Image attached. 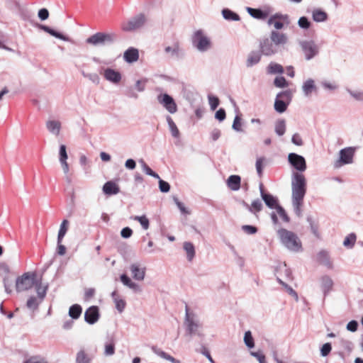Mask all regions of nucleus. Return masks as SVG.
Listing matches in <instances>:
<instances>
[{
    "instance_id": "obj_56",
    "label": "nucleus",
    "mask_w": 363,
    "mask_h": 363,
    "mask_svg": "<svg viewBox=\"0 0 363 363\" xmlns=\"http://www.w3.org/2000/svg\"><path fill=\"white\" fill-rule=\"evenodd\" d=\"M265 160V158L263 157H259L256 160L255 167L257 174L259 177H262L263 172V162Z\"/></svg>"
},
{
    "instance_id": "obj_57",
    "label": "nucleus",
    "mask_w": 363,
    "mask_h": 363,
    "mask_svg": "<svg viewBox=\"0 0 363 363\" xmlns=\"http://www.w3.org/2000/svg\"><path fill=\"white\" fill-rule=\"evenodd\" d=\"M274 84L275 86L279 88H284L288 85L286 80L284 77H277L274 81Z\"/></svg>"
},
{
    "instance_id": "obj_25",
    "label": "nucleus",
    "mask_w": 363,
    "mask_h": 363,
    "mask_svg": "<svg viewBox=\"0 0 363 363\" xmlns=\"http://www.w3.org/2000/svg\"><path fill=\"white\" fill-rule=\"evenodd\" d=\"M317 88L315 81L312 79H308L302 85V91L305 96H310L313 91H316Z\"/></svg>"
},
{
    "instance_id": "obj_46",
    "label": "nucleus",
    "mask_w": 363,
    "mask_h": 363,
    "mask_svg": "<svg viewBox=\"0 0 363 363\" xmlns=\"http://www.w3.org/2000/svg\"><path fill=\"white\" fill-rule=\"evenodd\" d=\"M80 72L84 78L88 79L92 83H94L95 84H99L100 77L96 73H87V72H84V70H83V69H81Z\"/></svg>"
},
{
    "instance_id": "obj_18",
    "label": "nucleus",
    "mask_w": 363,
    "mask_h": 363,
    "mask_svg": "<svg viewBox=\"0 0 363 363\" xmlns=\"http://www.w3.org/2000/svg\"><path fill=\"white\" fill-rule=\"evenodd\" d=\"M104 77L106 80L113 83L118 84L122 78L121 74L112 68H106L104 70Z\"/></svg>"
},
{
    "instance_id": "obj_3",
    "label": "nucleus",
    "mask_w": 363,
    "mask_h": 363,
    "mask_svg": "<svg viewBox=\"0 0 363 363\" xmlns=\"http://www.w3.org/2000/svg\"><path fill=\"white\" fill-rule=\"evenodd\" d=\"M281 243L289 251L298 252L302 251V243L298 235L285 228L277 230Z\"/></svg>"
},
{
    "instance_id": "obj_53",
    "label": "nucleus",
    "mask_w": 363,
    "mask_h": 363,
    "mask_svg": "<svg viewBox=\"0 0 363 363\" xmlns=\"http://www.w3.org/2000/svg\"><path fill=\"white\" fill-rule=\"evenodd\" d=\"M298 25L301 28L303 29H308L311 26V23L306 16L301 17L298 21Z\"/></svg>"
},
{
    "instance_id": "obj_35",
    "label": "nucleus",
    "mask_w": 363,
    "mask_h": 363,
    "mask_svg": "<svg viewBox=\"0 0 363 363\" xmlns=\"http://www.w3.org/2000/svg\"><path fill=\"white\" fill-rule=\"evenodd\" d=\"M75 363H91V358L84 350H80L77 352Z\"/></svg>"
},
{
    "instance_id": "obj_62",
    "label": "nucleus",
    "mask_w": 363,
    "mask_h": 363,
    "mask_svg": "<svg viewBox=\"0 0 363 363\" xmlns=\"http://www.w3.org/2000/svg\"><path fill=\"white\" fill-rule=\"evenodd\" d=\"M159 179V188L160 190L163 193H167L170 189V185L168 182L161 179L160 178Z\"/></svg>"
},
{
    "instance_id": "obj_31",
    "label": "nucleus",
    "mask_w": 363,
    "mask_h": 363,
    "mask_svg": "<svg viewBox=\"0 0 363 363\" xmlns=\"http://www.w3.org/2000/svg\"><path fill=\"white\" fill-rule=\"evenodd\" d=\"M306 220L308 223L309 224L310 229L311 233L313 234L314 236L319 238H320V233L318 231L319 230V224L318 221L313 218L311 216H308L306 218Z\"/></svg>"
},
{
    "instance_id": "obj_50",
    "label": "nucleus",
    "mask_w": 363,
    "mask_h": 363,
    "mask_svg": "<svg viewBox=\"0 0 363 363\" xmlns=\"http://www.w3.org/2000/svg\"><path fill=\"white\" fill-rule=\"evenodd\" d=\"M347 92L356 101H363V91L359 90H352L346 89Z\"/></svg>"
},
{
    "instance_id": "obj_61",
    "label": "nucleus",
    "mask_w": 363,
    "mask_h": 363,
    "mask_svg": "<svg viewBox=\"0 0 363 363\" xmlns=\"http://www.w3.org/2000/svg\"><path fill=\"white\" fill-rule=\"evenodd\" d=\"M332 346L329 342L325 343L320 348V354L323 357L328 356L331 352Z\"/></svg>"
},
{
    "instance_id": "obj_59",
    "label": "nucleus",
    "mask_w": 363,
    "mask_h": 363,
    "mask_svg": "<svg viewBox=\"0 0 363 363\" xmlns=\"http://www.w3.org/2000/svg\"><path fill=\"white\" fill-rule=\"evenodd\" d=\"M242 230L247 235H253L255 234L258 229L257 227L250 225H244L242 226Z\"/></svg>"
},
{
    "instance_id": "obj_30",
    "label": "nucleus",
    "mask_w": 363,
    "mask_h": 363,
    "mask_svg": "<svg viewBox=\"0 0 363 363\" xmlns=\"http://www.w3.org/2000/svg\"><path fill=\"white\" fill-rule=\"evenodd\" d=\"M39 28L44 30L45 32L49 33L52 36L55 37L56 38L60 39L64 41H69V38L65 35L55 30L54 29L51 28L49 26H45V25H39Z\"/></svg>"
},
{
    "instance_id": "obj_5",
    "label": "nucleus",
    "mask_w": 363,
    "mask_h": 363,
    "mask_svg": "<svg viewBox=\"0 0 363 363\" xmlns=\"http://www.w3.org/2000/svg\"><path fill=\"white\" fill-rule=\"evenodd\" d=\"M191 43L193 47L200 52H206L212 47L211 39L202 30H198L194 33L191 37Z\"/></svg>"
},
{
    "instance_id": "obj_36",
    "label": "nucleus",
    "mask_w": 363,
    "mask_h": 363,
    "mask_svg": "<svg viewBox=\"0 0 363 363\" xmlns=\"http://www.w3.org/2000/svg\"><path fill=\"white\" fill-rule=\"evenodd\" d=\"M274 21H284L286 25L289 24V16L287 15H283L281 13H275L270 16L267 21V23L269 26L272 25V23H274Z\"/></svg>"
},
{
    "instance_id": "obj_38",
    "label": "nucleus",
    "mask_w": 363,
    "mask_h": 363,
    "mask_svg": "<svg viewBox=\"0 0 363 363\" xmlns=\"http://www.w3.org/2000/svg\"><path fill=\"white\" fill-rule=\"evenodd\" d=\"M42 301L35 296H30L26 302V306L29 310L35 311Z\"/></svg>"
},
{
    "instance_id": "obj_55",
    "label": "nucleus",
    "mask_w": 363,
    "mask_h": 363,
    "mask_svg": "<svg viewBox=\"0 0 363 363\" xmlns=\"http://www.w3.org/2000/svg\"><path fill=\"white\" fill-rule=\"evenodd\" d=\"M277 213L278 215L281 217L283 221L288 223L290 220L289 217L288 216L287 213H286L284 208L281 206H279L276 208Z\"/></svg>"
},
{
    "instance_id": "obj_15",
    "label": "nucleus",
    "mask_w": 363,
    "mask_h": 363,
    "mask_svg": "<svg viewBox=\"0 0 363 363\" xmlns=\"http://www.w3.org/2000/svg\"><path fill=\"white\" fill-rule=\"evenodd\" d=\"M99 310L96 306H90L84 313V320L90 325L96 323L99 320Z\"/></svg>"
},
{
    "instance_id": "obj_19",
    "label": "nucleus",
    "mask_w": 363,
    "mask_h": 363,
    "mask_svg": "<svg viewBox=\"0 0 363 363\" xmlns=\"http://www.w3.org/2000/svg\"><path fill=\"white\" fill-rule=\"evenodd\" d=\"M242 205L248 211L255 215L256 218H258V213L263 208V204L259 199L252 201L250 205L243 201Z\"/></svg>"
},
{
    "instance_id": "obj_26",
    "label": "nucleus",
    "mask_w": 363,
    "mask_h": 363,
    "mask_svg": "<svg viewBox=\"0 0 363 363\" xmlns=\"http://www.w3.org/2000/svg\"><path fill=\"white\" fill-rule=\"evenodd\" d=\"M103 191L107 195H115L119 193L120 189L115 182L108 181L104 184Z\"/></svg>"
},
{
    "instance_id": "obj_8",
    "label": "nucleus",
    "mask_w": 363,
    "mask_h": 363,
    "mask_svg": "<svg viewBox=\"0 0 363 363\" xmlns=\"http://www.w3.org/2000/svg\"><path fill=\"white\" fill-rule=\"evenodd\" d=\"M34 274L24 273L18 277L16 281V289L17 292H22L30 289L35 285Z\"/></svg>"
},
{
    "instance_id": "obj_7",
    "label": "nucleus",
    "mask_w": 363,
    "mask_h": 363,
    "mask_svg": "<svg viewBox=\"0 0 363 363\" xmlns=\"http://www.w3.org/2000/svg\"><path fill=\"white\" fill-rule=\"evenodd\" d=\"M298 45L307 61L311 60L320 52L319 46L313 40H302L298 42Z\"/></svg>"
},
{
    "instance_id": "obj_12",
    "label": "nucleus",
    "mask_w": 363,
    "mask_h": 363,
    "mask_svg": "<svg viewBox=\"0 0 363 363\" xmlns=\"http://www.w3.org/2000/svg\"><path fill=\"white\" fill-rule=\"evenodd\" d=\"M158 102L169 113H175L177 111V105L174 99L168 94H160L157 97Z\"/></svg>"
},
{
    "instance_id": "obj_64",
    "label": "nucleus",
    "mask_w": 363,
    "mask_h": 363,
    "mask_svg": "<svg viewBox=\"0 0 363 363\" xmlns=\"http://www.w3.org/2000/svg\"><path fill=\"white\" fill-rule=\"evenodd\" d=\"M291 142L293 144L297 146H302L303 145V140L298 133H294L291 138Z\"/></svg>"
},
{
    "instance_id": "obj_40",
    "label": "nucleus",
    "mask_w": 363,
    "mask_h": 363,
    "mask_svg": "<svg viewBox=\"0 0 363 363\" xmlns=\"http://www.w3.org/2000/svg\"><path fill=\"white\" fill-rule=\"evenodd\" d=\"M184 250L186 252L187 259L191 262L195 256V247L190 242H185L184 243Z\"/></svg>"
},
{
    "instance_id": "obj_39",
    "label": "nucleus",
    "mask_w": 363,
    "mask_h": 363,
    "mask_svg": "<svg viewBox=\"0 0 363 363\" xmlns=\"http://www.w3.org/2000/svg\"><path fill=\"white\" fill-rule=\"evenodd\" d=\"M286 121L284 119H279L275 122L274 131L279 136H282L286 132Z\"/></svg>"
},
{
    "instance_id": "obj_9",
    "label": "nucleus",
    "mask_w": 363,
    "mask_h": 363,
    "mask_svg": "<svg viewBox=\"0 0 363 363\" xmlns=\"http://www.w3.org/2000/svg\"><path fill=\"white\" fill-rule=\"evenodd\" d=\"M355 147H345L339 152V159L334 163L335 168H340L345 164H352L355 153Z\"/></svg>"
},
{
    "instance_id": "obj_22",
    "label": "nucleus",
    "mask_w": 363,
    "mask_h": 363,
    "mask_svg": "<svg viewBox=\"0 0 363 363\" xmlns=\"http://www.w3.org/2000/svg\"><path fill=\"white\" fill-rule=\"evenodd\" d=\"M333 286V281L329 276L325 275L320 278V287L324 296H327L332 290Z\"/></svg>"
},
{
    "instance_id": "obj_29",
    "label": "nucleus",
    "mask_w": 363,
    "mask_h": 363,
    "mask_svg": "<svg viewBox=\"0 0 363 363\" xmlns=\"http://www.w3.org/2000/svg\"><path fill=\"white\" fill-rule=\"evenodd\" d=\"M262 55V53H259L257 51L250 52L247 58L246 66L247 67H251L259 63L261 60Z\"/></svg>"
},
{
    "instance_id": "obj_24",
    "label": "nucleus",
    "mask_w": 363,
    "mask_h": 363,
    "mask_svg": "<svg viewBox=\"0 0 363 363\" xmlns=\"http://www.w3.org/2000/svg\"><path fill=\"white\" fill-rule=\"evenodd\" d=\"M312 19L316 23H323L328 21V14L321 9H314L312 11Z\"/></svg>"
},
{
    "instance_id": "obj_48",
    "label": "nucleus",
    "mask_w": 363,
    "mask_h": 363,
    "mask_svg": "<svg viewBox=\"0 0 363 363\" xmlns=\"http://www.w3.org/2000/svg\"><path fill=\"white\" fill-rule=\"evenodd\" d=\"M267 72L269 74H281L284 69L281 65L272 62L267 67Z\"/></svg>"
},
{
    "instance_id": "obj_33",
    "label": "nucleus",
    "mask_w": 363,
    "mask_h": 363,
    "mask_svg": "<svg viewBox=\"0 0 363 363\" xmlns=\"http://www.w3.org/2000/svg\"><path fill=\"white\" fill-rule=\"evenodd\" d=\"M318 260L323 264V265L326 266L328 268H332L333 264L332 262L330 260L329 254L325 250H321L318 252Z\"/></svg>"
},
{
    "instance_id": "obj_63",
    "label": "nucleus",
    "mask_w": 363,
    "mask_h": 363,
    "mask_svg": "<svg viewBox=\"0 0 363 363\" xmlns=\"http://www.w3.org/2000/svg\"><path fill=\"white\" fill-rule=\"evenodd\" d=\"M23 363H48L44 358L34 356L31 357L27 360H26Z\"/></svg>"
},
{
    "instance_id": "obj_23",
    "label": "nucleus",
    "mask_w": 363,
    "mask_h": 363,
    "mask_svg": "<svg viewBox=\"0 0 363 363\" xmlns=\"http://www.w3.org/2000/svg\"><path fill=\"white\" fill-rule=\"evenodd\" d=\"M46 128L52 135H59L61 130V123L57 120H48L45 123Z\"/></svg>"
},
{
    "instance_id": "obj_43",
    "label": "nucleus",
    "mask_w": 363,
    "mask_h": 363,
    "mask_svg": "<svg viewBox=\"0 0 363 363\" xmlns=\"http://www.w3.org/2000/svg\"><path fill=\"white\" fill-rule=\"evenodd\" d=\"M68 224H69V222L67 220H64L61 223L60 230L58 231V235H57V242H62V239L65 237V235L67 231Z\"/></svg>"
},
{
    "instance_id": "obj_34",
    "label": "nucleus",
    "mask_w": 363,
    "mask_h": 363,
    "mask_svg": "<svg viewBox=\"0 0 363 363\" xmlns=\"http://www.w3.org/2000/svg\"><path fill=\"white\" fill-rule=\"evenodd\" d=\"M222 16L224 19L229 21H238L240 20V16L229 9L222 10Z\"/></svg>"
},
{
    "instance_id": "obj_4",
    "label": "nucleus",
    "mask_w": 363,
    "mask_h": 363,
    "mask_svg": "<svg viewBox=\"0 0 363 363\" xmlns=\"http://www.w3.org/2000/svg\"><path fill=\"white\" fill-rule=\"evenodd\" d=\"M117 40L115 33L97 32L86 39V43L94 47H104L114 43Z\"/></svg>"
},
{
    "instance_id": "obj_49",
    "label": "nucleus",
    "mask_w": 363,
    "mask_h": 363,
    "mask_svg": "<svg viewBox=\"0 0 363 363\" xmlns=\"http://www.w3.org/2000/svg\"><path fill=\"white\" fill-rule=\"evenodd\" d=\"M35 285L36 287V292L38 294V298H39L40 301H43L47 294L48 286H43L40 283H35Z\"/></svg>"
},
{
    "instance_id": "obj_41",
    "label": "nucleus",
    "mask_w": 363,
    "mask_h": 363,
    "mask_svg": "<svg viewBox=\"0 0 363 363\" xmlns=\"http://www.w3.org/2000/svg\"><path fill=\"white\" fill-rule=\"evenodd\" d=\"M82 312V308L79 304H74L70 306L69 310V315L72 319H77L80 317Z\"/></svg>"
},
{
    "instance_id": "obj_1",
    "label": "nucleus",
    "mask_w": 363,
    "mask_h": 363,
    "mask_svg": "<svg viewBox=\"0 0 363 363\" xmlns=\"http://www.w3.org/2000/svg\"><path fill=\"white\" fill-rule=\"evenodd\" d=\"M307 190V182L302 173L293 172L291 174V202L295 214L302 216V206L303 199Z\"/></svg>"
},
{
    "instance_id": "obj_16",
    "label": "nucleus",
    "mask_w": 363,
    "mask_h": 363,
    "mask_svg": "<svg viewBox=\"0 0 363 363\" xmlns=\"http://www.w3.org/2000/svg\"><path fill=\"white\" fill-rule=\"evenodd\" d=\"M132 277L137 281H143L145 276L146 268L139 263H133L130 266Z\"/></svg>"
},
{
    "instance_id": "obj_20",
    "label": "nucleus",
    "mask_w": 363,
    "mask_h": 363,
    "mask_svg": "<svg viewBox=\"0 0 363 363\" xmlns=\"http://www.w3.org/2000/svg\"><path fill=\"white\" fill-rule=\"evenodd\" d=\"M270 39L279 48L280 45H284L288 42V37L286 34L280 33L277 30H272L270 33Z\"/></svg>"
},
{
    "instance_id": "obj_14",
    "label": "nucleus",
    "mask_w": 363,
    "mask_h": 363,
    "mask_svg": "<svg viewBox=\"0 0 363 363\" xmlns=\"http://www.w3.org/2000/svg\"><path fill=\"white\" fill-rule=\"evenodd\" d=\"M260 196L264 201L265 205L270 209H275L279 206V199L277 197L264 191V185L262 183L259 186Z\"/></svg>"
},
{
    "instance_id": "obj_44",
    "label": "nucleus",
    "mask_w": 363,
    "mask_h": 363,
    "mask_svg": "<svg viewBox=\"0 0 363 363\" xmlns=\"http://www.w3.org/2000/svg\"><path fill=\"white\" fill-rule=\"evenodd\" d=\"M130 218L132 220L138 221L144 230H147L150 227V221L145 215L140 216H131Z\"/></svg>"
},
{
    "instance_id": "obj_51",
    "label": "nucleus",
    "mask_w": 363,
    "mask_h": 363,
    "mask_svg": "<svg viewBox=\"0 0 363 363\" xmlns=\"http://www.w3.org/2000/svg\"><path fill=\"white\" fill-rule=\"evenodd\" d=\"M244 342L248 348H252L255 346L254 339L250 330L245 333Z\"/></svg>"
},
{
    "instance_id": "obj_11",
    "label": "nucleus",
    "mask_w": 363,
    "mask_h": 363,
    "mask_svg": "<svg viewBox=\"0 0 363 363\" xmlns=\"http://www.w3.org/2000/svg\"><path fill=\"white\" fill-rule=\"evenodd\" d=\"M289 163L296 170V172L302 173L307 168L305 158L298 154L291 152L288 155Z\"/></svg>"
},
{
    "instance_id": "obj_60",
    "label": "nucleus",
    "mask_w": 363,
    "mask_h": 363,
    "mask_svg": "<svg viewBox=\"0 0 363 363\" xmlns=\"http://www.w3.org/2000/svg\"><path fill=\"white\" fill-rule=\"evenodd\" d=\"M208 103L211 110H215L219 105V99L216 96H208Z\"/></svg>"
},
{
    "instance_id": "obj_27",
    "label": "nucleus",
    "mask_w": 363,
    "mask_h": 363,
    "mask_svg": "<svg viewBox=\"0 0 363 363\" xmlns=\"http://www.w3.org/2000/svg\"><path fill=\"white\" fill-rule=\"evenodd\" d=\"M247 11L252 17L259 20H264L269 16V13L267 11H263L260 9L247 7Z\"/></svg>"
},
{
    "instance_id": "obj_54",
    "label": "nucleus",
    "mask_w": 363,
    "mask_h": 363,
    "mask_svg": "<svg viewBox=\"0 0 363 363\" xmlns=\"http://www.w3.org/2000/svg\"><path fill=\"white\" fill-rule=\"evenodd\" d=\"M115 353V345L113 342L105 344L104 355L112 356Z\"/></svg>"
},
{
    "instance_id": "obj_47",
    "label": "nucleus",
    "mask_w": 363,
    "mask_h": 363,
    "mask_svg": "<svg viewBox=\"0 0 363 363\" xmlns=\"http://www.w3.org/2000/svg\"><path fill=\"white\" fill-rule=\"evenodd\" d=\"M140 164H141V167L143 171L147 175L151 176L156 179H160V176L152 170V169L145 163V162L143 160H140L139 161Z\"/></svg>"
},
{
    "instance_id": "obj_6",
    "label": "nucleus",
    "mask_w": 363,
    "mask_h": 363,
    "mask_svg": "<svg viewBox=\"0 0 363 363\" xmlns=\"http://www.w3.org/2000/svg\"><path fill=\"white\" fill-rule=\"evenodd\" d=\"M147 18L144 13L137 14L121 23V28L126 33L134 32L143 28Z\"/></svg>"
},
{
    "instance_id": "obj_58",
    "label": "nucleus",
    "mask_w": 363,
    "mask_h": 363,
    "mask_svg": "<svg viewBox=\"0 0 363 363\" xmlns=\"http://www.w3.org/2000/svg\"><path fill=\"white\" fill-rule=\"evenodd\" d=\"M68 158L67 147L65 145H61L59 150V161H65Z\"/></svg>"
},
{
    "instance_id": "obj_10",
    "label": "nucleus",
    "mask_w": 363,
    "mask_h": 363,
    "mask_svg": "<svg viewBox=\"0 0 363 363\" xmlns=\"http://www.w3.org/2000/svg\"><path fill=\"white\" fill-rule=\"evenodd\" d=\"M290 99L291 93L289 91L279 93L274 101L275 111L279 113H284L287 108Z\"/></svg>"
},
{
    "instance_id": "obj_21",
    "label": "nucleus",
    "mask_w": 363,
    "mask_h": 363,
    "mask_svg": "<svg viewBox=\"0 0 363 363\" xmlns=\"http://www.w3.org/2000/svg\"><path fill=\"white\" fill-rule=\"evenodd\" d=\"M124 60L128 63H133L138 61L139 58V52L138 49L134 48H129L124 52Z\"/></svg>"
},
{
    "instance_id": "obj_2",
    "label": "nucleus",
    "mask_w": 363,
    "mask_h": 363,
    "mask_svg": "<svg viewBox=\"0 0 363 363\" xmlns=\"http://www.w3.org/2000/svg\"><path fill=\"white\" fill-rule=\"evenodd\" d=\"M186 335L203 337V323L199 315L194 311H190L189 306L185 307V318L184 321Z\"/></svg>"
},
{
    "instance_id": "obj_45",
    "label": "nucleus",
    "mask_w": 363,
    "mask_h": 363,
    "mask_svg": "<svg viewBox=\"0 0 363 363\" xmlns=\"http://www.w3.org/2000/svg\"><path fill=\"white\" fill-rule=\"evenodd\" d=\"M356 240L357 236L355 233H352L349 234L347 236H346L343 241V245L348 249H351L354 247Z\"/></svg>"
},
{
    "instance_id": "obj_42",
    "label": "nucleus",
    "mask_w": 363,
    "mask_h": 363,
    "mask_svg": "<svg viewBox=\"0 0 363 363\" xmlns=\"http://www.w3.org/2000/svg\"><path fill=\"white\" fill-rule=\"evenodd\" d=\"M152 352L157 354V356L160 357L161 358H163L166 360H168L173 363L175 361V358L171 356L170 354L166 353L165 352L162 351L160 348H157V347L153 346L152 347Z\"/></svg>"
},
{
    "instance_id": "obj_13",
    "label": "nucleus",
    "mask_w": 363,
    "mask_h": 363,
    "mask_svg": "<svg viewBox=\"0 0 363 363\" xmlns=\"http://www.w3.org/2000/svg\"><path fill=\"white\" fill-rule=\"evenodd\" d=\"M259 49L261 53L265 56H271L279 52L278 47L268 38L259 40Z\"/></svg>"
},
{
    "instance_id": "obj_37",
    "label": "nucleus",
    "mask_w": 363,
    "mask_h": 363,
    "mask_svg": "<svg viewBox=\"0 0 363 363\" xmlns=\"http://www.w3.org/2000/svg\"><path fill=\"white\" fill-rule=\"evenodd\" d=\"M166 120L168 123V126H169V128L172 135L176 138H179V136H180L179 130L177 128V126L175 124V123L173 121L172 118L169 116H167L166 117Z\"/></svg>"
},
{
    "instance_id": "obj_17",
    "label": "nucleus",
    "mask_w": 363,
    "mask_h": 363,
    "mask_svg": "<svg viewBox=\"0 0 363 363\" xmlns=\"http://www.w3.org/2000/svg\"><path fill=\"white\" fill-rule=\"evenodd\" d=\"M164 51L169 58L177 59L183 55V50L178 43H174L172 45L166 46Z\"/></svg>"
},
{
    "instance_id": "obj_52",
    "label": "nucleus",
    "mask_w": 363,
    "mask_h": 363,
    "mask_svg": "<svg viewBox=\"0 0 363 363\" xmlns=\"http://www.w3.org/2000/svg\"><path fill=\"white\" fill-rule=\"evenodd\" d=\"M277 280L281 285H282L286 289V291L290 295L294 296L296 300L298 299L297 293L290 286L284 282L279 277H277Z\"/></svg>"
},
{
    "instance_id": "obj_32",
    "label": "nucleus",
    "mask_w": 363,
    "mask_h": 363,
    "mask_svg": "<svg viewBox=\"0 0 363 363\" xmlns=\"http://www.w3.org/2000/svg\"><path fill=\"white\" fill-rule=\"evenodd\" d=\"M111 297L113 300V302L115 303L116 308L117 311L119 313H122L126 306L125 301L123 299L119 298L116 291H114L111 293Z\"/></svg>"
},
{
    "instance_id": "obj_28",
    "label": "nucleus",
    "mask_w": 363,
    "mask_h": 363,
    "mask_svg": "<svg viewBox=\"0 0 363 363\" xmlns=\"http://www.w3.org/2000/svg\"><path fill=\"white\" fill-rule=\"evenodd\" d=\"M241 178L238 175H230L227 179V186L232 191H238L240 188Z\"/></svg>"
}]
</instances>
